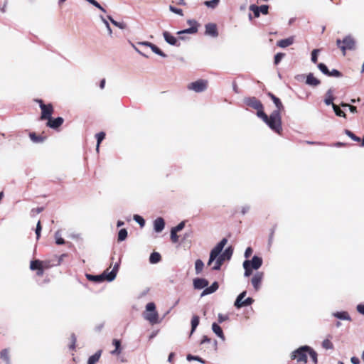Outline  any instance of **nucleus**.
<instances>
[{
  "mask_svg": "<svg viewBox=\"0 0 364 364\" xmlns=\"http://www.w3.org/2000/svg\"><path fill=\"white\" fill-rule=\"evenodd\" d=\"M102 350H99L94 355H91L89 359L87 364H96L100 359Z\"/></svg>",
  "mask_w": 364,
  "mask_h": 364,
  "instance_id": "nucleus-26",
  "label": "nucleus"
},
{
  "mask_svg": "<svg viewBox=\"0 0 364 364\" xmlns=\"http://www.w3.org/2000/svg\"><path fill=\"white\" fill-rule=\"evenodd\" d=\"M0 358L5 360L6 362H9V350L7 349H4L0 353Z\"/></svg>",
  "mask_w": 364,
  "mask_h": 364,
  "instance_id": "nucleus-45",
  "label": "nucleus"
},
{
  "mask_svg": "<svg viewBox=\"0 0 364 364\" xmlns=\"http://www.w3.org/2000/svg\"><path fill=\"white\" fill-rule=\"evenodd\" d=\"M268 10H269V6H267V5H262L260 6H259V13H262V14H264V15L267 14Z\"/></svg>",
  "mask_w": 364,
  "mask_h": 364,
  "instance_id": "nucleus-55",
  "label": "nucleus"
},
{
  "mask_svg": "<svg viewBox=\"0 0 364 364\" xmlns=\"http://www.w3.org/2000/svg\"><path fill=\"white\" fill-rule=\"evenodd\" d=\"M345 134L355 141L360 142L361 141L360 137L357 136L355 134H354L352 132H350L348 129L345 130Z\"/></svg>",
  "mask_w": 364,
  "mask_h": 364,
  "instance_id": "nucleus-40",
  "label": "nucleus"
},
{
  "mask_svg": "<svg viewBox=\"0 0 364 364\" xmlns=\"http://www.w3.org/2000/svg\"><path fill=\"white\" fill-rule=\"evenodd\" d=\"M250 10L254 13V16L255 18H258L259 16V6L252 4L250 6Z\"/></svg>",
  "mask_w": 364,
  "mask_h": 364,
  "instance_id": "nucleus-47",
  "label": "nucleus"
},
{
  "mask_svg": "<svg viewBox=\"0 0 364 364\" xmlns=\"http://www.w3.org/2000/svg\"><path fill=\"white\" fill-rule=\"evenodd\" d=\"M333 97L331 95H329L328 97H326L325 99V103L327 105H333Z\"/></svg>",
  "mask_w": 364,
  "mask_h": 364,
  "instance_id": "nucleus-61",
  "label": "nucleus"
},
{
  "mask_svg": "<svg viewBox=\"0 0 364 364\" xmlns=\"http://www.w3.org/2000/svg\"><path fill=\"white\" fill-rule=\"evenodd\" d=\"M294 38L293 36L289 37L285 39H282L277 43V46L280 48H286L293 44Z\"/></svg>",
  "mask_w": 364,
  "mask_h": 364,
  "instance_id": "nucleus-20",
  "label": "nucleus"
},
{
  "mask_svg": "<svg viewBox=\"0 0 364 364\" xmlns=\"http://www.w3.org/2000/svg\"><path fill=\"white\" fill-rule=\"evenodd\" d=\"M212 329L213 332L220 338L223 340H225V336L223 334V331L221 328V327L217 324L216 323H213L212 325Z\"/></svg>",
  "mask_w": 364,
  "mask_h": 364,
  "instance_id": "nucleus-25",
  "label": "nucleus"
},
{
  "mask_svg": "<svg viewBox=\"0 0 364 364\" xmlns=\"http://www.w3.org/2000/svg\"><path fill=\"white\" fill-rule=\"evenodd\" d=\"M345 134L355 141L360 142L361 141L360 137L357 136L355 134H354L352 132H350L348 129L345 130Z\"/></svg>",
  "mask_w": 364,
  "mask_h": 364,
  "instance_id": "nucleus-38",
  "label": "nucleus"
},
{
  "mask_svg": "<svg viewBox=\"0 0 364 364\" xmlns=\"http://www.w3.org/2000/svg\"><path fill=\"white\" fill-rule=\"evenodd\" d=\"M113 345L115 346V349L111 351L113 355H119L121 353V342L118 339H114L112 341Z\"/></svg>",
  "mask_w": 364,
  "mask_h": 364,
  "instance_id": "nucleus-27",
  "label": "nucleus"
},
{
  "mask_svg": "<svg viewBox=\"0 0 364 364\" xmlns=\"http://www.w3.org/2000/svg\"><path fill=\"white\" fill-rule=\"evenodd\" d=\"M219 287L218 283L214 282L210 287H207L203 290L202 295L210 294L215 292Z\"/></svg>",
  "mask_w": 364,
  "mask_h": 364,
  "instance_id": "nucleus-24",
  "label": "nucleus"
},
{
  "mask_svg": "<svg viewBox=\"0 0 364 364\" xmlns=\"http://www.w3.org/2000/svg\"><path fill=\"white\" fill-rule=\"evenodd\" d=\"M161 255L156 252H154L153 253H151L150 255V257H149V262L151 264L158 263L161 261Z\"/></svg>",
  "mask_w": 364,
  "mask_h": 364,
  "instance_id": "nucleus-28",
  "label": "nucleus"
},
{
  "mask_svg": "<svg viewBox=\"0 0 364 364\" xmlns=\"http://www.w3.org/2000/svg\"><path fill=\"white\" fill-rule=\"evenodd\" d=\"M76 341H77V339H76L75 336L74 334H72V336H71V344L70 346V349L75 350Z\"/></svg>",
  "mask_w": 364,
  "mask_h": 364,
  "instance_id": "nucleus-57",
  "label": "nucleus"
},
{
  "mask_svg": "<svg viewBox=\"0 0 364 364\" xmlns=\"http://www.w3.org/2000/svg\"><path fill=\"white\" fill-rule=\"evenodd\" d=\"M246 294V291H244L237 296L234 304L235 306L237 309H240L242 307L250 306L254 302V299L251 297H248L244 300V298L245 297Z\"/></svg>",
  "mask_w": 364,
  "mask_h": 364,
  "instance_id": "nucleus-10",
  "label": "nucleus"
},
{
  "mask_svg": "<svg viewBox=\"0 0 364 364\" xmlns=\"http://www.w3.org/2000/svg\"><path fill=\"white\" fill-rule=\"evenodd\" d=\"M336 45L342 50L343 55H346V50H353L355 47V42L350 36H346L341 41L340 39L336 41Z\"/></svg>",
  "mask_w": 364,
  "mask_h": 364,
  "instance_id": "nucleus-5",
  "label": "nucleus"
},
{
  "mask_svg": "<svg viewBox=\"0 0 364 364\" xmlns=\"http://www.w3.org/2000/svg\"><path fill=\"white\" fill-rule=\"evenodd\" d=\"M333 109L337 116L342 117L344 118L346 117V113L342 109H341V108L338 105L333 104Z\"/></svg>",
  "mask_w": 364,
  "mask_h": 364,
  "instance_id": "nucleus-33",
  "label": "nucleus"
},
{
  "mask_svg": "<svg viewBox=\"0 0 364 364\" xmlns=\"http://www.w3.org/2000/svg\"><path fill=\"white\" fill-rule=\"evenodd\" d=\"M127 237V231L126 229H121L118 232V242L124 241Z\"/></svg>",
  "mask_w": 364,
  "mask_h": 364,
  "instance_id": "nucleus-32",
  "label": "nucleus"
},
{
  "mask_svg": "<svg viewBox=\"0 0 364 364\" xmlns=\"http://www.w3.org/2000/svg\"><path fill=\"white\" fill-rule=\"evenodd\" d=\"M319 52L318 49L313 50L311 53V60L314 63H316L318 61V53Z\"/></svg>",
  "mask_w": 364,
  "mask_h": 364,
  "instance_id": "nucleus-49",
  "label": "nucleus"
},
{
  "mask_svg": "<svg viewBox=\"0 0 364 364\" xmlns=\"http://www.w3.org/2000/svg\"><path fill=\"white\" fill-rule=\"evenodd\" d=\"M328 76H333V77H341L342 75L341 73L338 70L333 69L331 71L328 72Z\"/></svg>",
  "mask_w": 364,
  "mask_h": 364,
  "instance_id": "nucleus-56",
  "label": "nucleus"
},
{
  "mask_svg": "<svg viewBox=\"0 0 364 364\" xmlns=\"http://www.w3.org/2000/svg\"><path fill=\"white\" fill-rule=\"evenodd\" d=\"M164 220L161 217L157 218L154 222V230L157 232H161L164 230Z\"/></svg>",
  "mask_w": 364,
  "mask_h": 364,
  "instance_id": "nucleus-19",
  "label": "nucleus"
},
{
  "mask_svg": "<svg viewBox=\"0 0 364 364\" xmlns=\"http://www.w3.org/2000/svg\"><path fill=\"white\" fill-rule=\"evenodd\" d=\"M233 250L231 247H228L223 253H220L218 257L216 262L213 267V270H219L225 260H229L232 255Z\"/></svg>",
  "mask_w": 364,
  "mask_h": 364,
  "instance_id": "nucleus-6",
  "label": "nucleus"
},
{
  "mask_svg": "<svg viewBox=\"0 0 364 364\" xmlns=\"http://www.w3.org/2000/svg\"><path fill=\"white\" fill-rule=\"evenodd\" d=\"M197 32V28L192 26L189 28L181 31L178 32V34H183V33H195Z\"/></svg>",
  "mask_w": 364,
  "mask_h": 364,
  "instance_id": "nucleus-46",
  "label": "nucleus"
},
{
  "mask_svg": "<svg viewBox=\"0 0 364 364\" xmlns=\"http://www.w3.org/2000/svg\"><path fill=\"white\" fill-rule=\"evenodd\" d=\"M41 114L40 117L41 120H48L52 117L54 112V108L52 104L49 103L46 105L41 106Z\"/></svg>",
  "mask_w": 364,
  "mask_h": 364,
  "instance_id": "nucleus-12",
  "label": "nucleus"
},
{
  "mask_svg": "<svg viewBox=\"0 0 364 364\" xmlns=\"http://www.w3.org/2000/svg\"><path fill=\"white\" fill-rule=\"evenodd\" d=\"M108 271L109 269H107L102 274L100 275H92L87 274L86 277L89 281L96 283L102 282L105 280L111 282L116 277V272L114 270L108 272Z\"/></svg>",
  "mask_w": 364,
  "mask_h": 364,
  "instance_id": "nucleus-4",
  "label": "nucleus"
},
{
  "mask_svg": "<svg viewBox=\"0 0 364 364\" xmlns=\"http://www.w3.org/2000/svg\"><path fill=\"white\" fill-rule=\"evenodd\" d=\"M208 285V282L205 279L196 278L193 280V286L195 289H202Z\"/></svg>",
  "mask_w": 364,
  "mask_h": 364,
  "instance_id": "nucleus-18",
  "label": "nucleus"
},
{
  "mask_svg": "<svg viewBox=\"0 0 364 364\" xmlns=\"http://www.w3.org/2000/svg\"><path fill=\"white\" fill-rule=\"evenodd\" d=\"M208 81L206 80L200 79L188 85V89L200 92L207 89Z\"/></svg>",
  "mask_w": 364,
  "mask_h": 364,
  "instance_id": "nucleus-11",
  "label": "nucleus"
},
{
  "mask_svg": "<svg viewBox=\"0 0 364 364\" xmlns=\"http://www.w3.org/2000/svg\"><path fill=\"white\" fill-rule=\"evenodd\" d=\"M322 347L326 350L333 349V344L329 338H326L322 342Z\"/></svg>",
  "mask_w": 364,
  "mask_h": 364,
  "instance_id": "nucleus-36",
  "label": "nucleus"
},
{
  "mask_svg": "<svg viewBox=\"0 0 364 364\" xmlns=\"http://www.w3.org/2000/svg\"><path fill=\"white\" fill-rule=\"evenodd\" d=\"M228 242L226 238H223L217 245L211 250L210 253V258L208 265H211L212 262L217 258V257L222 252L223 249Z\"/></svg>",
  "mask_w": 364,
  "mask_h": 364,
  "instance_id": "nucleus-8",
  "label": "nucleus"
},
{
  "mask_svg": "<svg viewBox=\"0 0 364 364\" xmlns=\"http://www.w3.org/2000/svg\"><path fill=\"white\" fill-rule=\"evenodd\" d=\"M284 56V53H277L274 56V64L275 65L279 64Z\"/></svg>",
  "mask_w": 364,
  "mask_h": 364,
  "instance_id": "nucleus-52",
  "label": "nucleus"
},
{
  "mask_svg": "<svg viewBox=\"0 0 364 364\" xmlns=\"http://www.w3.org/2000/svg\"><path fill=\"white\" fill-rule=\"evenodd\" d=\"M43 210L44 208L43 207H38L36 208L32 209L31 213L38 214L41 213Z\"/></svg>",
  "mask_w": 364,
  "mask_h": 364,
  "instance_id": "nucleus-63",
  "label": "nucleus"
},
{
  "mask_svg": "<svg viewBox=\"0 0 364 364\" xmlns=\"http://www.w3.org/2000/svg\"><path fill=\"white\" fill-rule=\"evenodd\" d=\"M308 355L310 356L314 364H317V353L308 346H301L294 350L291 355V358L296 360L297 363H306Z\"/></svg>",
  "mask_w": 364,
  "mask_h": 364,
  "instance_id": "nucleus-2",
  "label": "nucleus"
},
{
  "mask_svg": "<svg viewBox=\"0 0 364 364\" xmlns=\"http://www.w3.org/2000/svg\"><path fill=\"white\" fill-rule=\"evenodd\" d=\"M267 96L273 101L277 109L273 111L269 116L267 115V125L269 128L279 134H282V116L281 113L284 111V107L279 98L272 92H268Z\"/></svg>",
  "mask_w": 364,
  "mask_h": 364,
  "instance_id": "nucleus-1",
  "label": "nucleus"
},
{
  "mask_svg": "<svg viewBox=\"0 0 364 364\" xmlns=\"http://www.w3.org/2000/svg\"><path fill=\"white\" fill-rule=\"evenodd\" d=\"M108 19L112 22L113 25L121 28L125 29L127 28V24L124 22H117L114 21L110 16H108Z\"/></svg>",
  "mask_w": 364,
  "mask_h": 364,
  "instance_id": "nucleus-30",
  "label": "nucleus"
},
{
  "mask_svg": "<svg viewBox=\"0 0 364 364\" xmlns=\"http://www.w3.org/2000/svg\"><path fill=\"white\" fill-rule=\"evenodd\" d=\"M177 232L175 230H171V240L173 243H176L178 241V236L177 235Z\"/></svg>",
  "mask_w": 364,
  "mask_h": 364,
  "instance_id": "nucleus-51",
  "label": "nucleus"
},
{
  "mask_svg": "<svg viewBox=\"0 0 364 364\" xmlns=\"http://www.w3.org/2000/svg\"><path fill=\"white\" fill-rule=\"evenodd\" d=\"M244 102L246 105L256 109L257 111V115L267 124V114L264 112L263 105L258 99L250 97L245 98Z\"/></svg>",
  "mask_w": 364,
  "mask_h": 364,
  "instance_id": "nucleus-3",
  "label": "nucleus"
},
{
  "mask_svg": "<svg viewBox=\"0 0 364 364\" xmlns=\"http://www.w3.org/2000/svg\"><path fill=\"white\" fill-rule=\"evenodd\" d=\"M45 268H48V262L39 259H35L31 262L30 269L33 271L36 270V274L39 277L43 275Z\"/></svg>",
  "mask_w": 364,
  "mask_h": 364,
  "instance_id": "nucleus-9",
  "label": "nucleus"
},
{
  "mask_svg": "<svg viewBox=\"0 0 364 364\" xmlns=\"http://www.w3.org/2000/svg\"><path fill=\"white\" fill-rule=\"evenodd\" d=\"M205 33L213 37L218 36V33L216 24L210 23L205 25Z\"/></svg>",
  "mask_w": 364,
  "mask_h": 364,
  "instance_id": "nucleus-17",
  "label": "nucleus"
},
{
  "mask_svg": "<svg viewBox=\"0 0 364 364\" xmlns=\"http://www.w3.org/2000/svg\"><path fill=\"white\" fill-rule=\"evenodd\" d=\"M41 229H42V227H41V221H38L36 225V234L37 240H38L40 238Z\"/></svg>",
  "mask_w": 364,
  "mask_h": 364,
  "instance_id": "nucleus-54",
  "label": "nucleus"
},
{
  "mask_svg": "<svg viewBox=\"0 0 364 364\" xmlns=\"http://www.w3.org/2000/svg\"><path fill=\"white\" fill-rule=\"evenodd\" d=\"M318 68H319V70H320L323 73H324L325 75H328L329 70H328V69L327 66H326L325 64H323V63H319V64L318 65Z\"/></svg>",
  "mask_w": 364,
  "mask_h": 364,
  "instance_id": "nucleus-50",
  "label": "nucleus"
},
{
  "mask_svg": "<svg viewBox=\"0 0 364 364\" xmlns=\"http://www.w3.org/2000/svg\"><path fill=\"white\" fill-rule=\"evenodd\" d=\"M163 36L164 37V39L166 41L173 46H179V44H177V39L173 36H172L170 33L168 31H164L163 33Z\"/></svg>",
  "mask_w": 364,
  "mask_h": 364,
  "instance_id": "nucleus-21",
  "label": "nucleus"
},
{
  "mask_svg": "<svg viewBox=\"0 0 364 364\" xmlns=\"http://www.w3.org/2000/svg\"><path fill=\"white\" fill-rule=\"evenodd\" d=\"M31 140L34 143H43L47 138L46 136L42 134L37 135L35 132H31L29 134Z\"/></svg>",
  "mask_w": 364,
  "mask_h": 364,
  "instance_id": "nucleus-22",
  "label": "nucleus"
},
{
  "mask_svg": "<svg viewBox=\"0 0 364 364\" xmlns=\"http://www.w3.org/2000/svg\"><path fill=\"white\" fill-rule=\"evenodd\" d=\"M220 0L205 1L204 4L210 8L215 9L219 4Z\"/></svg>",
  "mask_w": 364,
  "mask_h": 364,
  "instance_id": "nucleus-42",
  "label": "nucleus"
},
{
  "mask_svg": "<svg viewBox=\"0 0 364 364\" xmlns=\"http://www.w3.org/2000/svg\"><path fill=\"white\" fill-rule=\"evenodd\" d=\"M63 122L64 119L61 117H58L57 118L50 117L49 119L47 120L46 126L51 129L57 130L63 124Z\"/></svg>",
  "mask_w": 364,
  "mask_h": 364,
  "instance_id": "nucleus-13",
  "label": "nucleus"
},
{
  "mask_svg": "<svg viewBox=\"0 0 364 364\" xmlns=\"http://www.w3.org/2000/svg\"><path fill=\"white\" fill-rule=\"evenodd\" d=\"M335 316L340 319L350 320L349 315L346 311L338 312L335 314Z\"/></svg>",
  "mask_w": 364,
  "mask_h": 364,
  "instance_id": "nucleus-44",
  "label": "nucleus"
},
{
  "mask_svg": "<svg viewBox=\"0 0 364 364\" xmlns=\"http://www.w3.org/2000/svg\"><path fill=\"white\" fill-rule=\"evenodd\" d=\"M345 134L355 141L360 142L361 141L360 137L357 136L355 134H354L352 132H350L348 129L345 130Z\"/></svg>",
  "mask_w": 364,
  "mask_h": 364,
  "instance_id": "nucleus-39",
  "label": "nucleus"
},
{
  "mask_svg": "<svg viewBox=\"0 0 364 364\" xmlns=\"http://www.w3.org/2000/svg\"><path fill=\"white\" fill-rule=\"evenodd\" d=\"M345 134L355 141L360 142L361 141L360 137L357 136L355 134H354L352 132H350L348 129L345 130Z\"/></svg>",
  "mask_w": 364,
  "mask_h": 364,
  "instance_id": "nucleus-37",
  "label": "nucleus"
},
{
  "mask_svg": "<svg viewBox=\"0 0 364 364\" xmlns=\"http://www.w3.org/2000/svg\"><path fill=\"white\" fill-rule=\"evenodd\" d=\"M357 310L360 314L364 315V304L358 305Z\"/></svg>",
  "mask_w": 364,
  "mask_h": 364,
  "instance_id": "nucleus-64",
  "label": "nucleus"
},
{
  "mask_svg": "<svg viewBox=\"0 0 364 364\" xmlns=\"http://www.w3.org/2000/svg\"><path fill=\"white\" fill-rule=\"evenodd\" d=\"M306 82L311 86H317L321 83L320 80L316 78L312 73L307 75Z\"/></svg>",
  "mask_w": 364,
  "mask_h": 364,
  "instance_id": "nucleus-23",
  "label": "nucleus"
},
{
  "mask_svg": "<svg viewBox=\"0 0 364 364\" xmlns=\"http://www.w3.org/2000/svg\"><path fill=\"white\" fill-rule=\"evenodd\" d=\"M146 309L148 311L144 316V318L149 321L151 324L158 323L159 314L156 311V306L154 303L149 302L146 306Z\"/></svg>",
  "mask_w": 364,
  "mask_h": 364,
  "instance_id": "nucleus-7",
  "label": "nucleus"
},
{
  "mask_svg": "<svg viewBox=\"0 0 364 364\" xmlns=\"http://www.w3.org/2000/svg\"><path fill=\"white\" fill-rule=\"evenodd\" d=\"M243 267L245 269V277L250 276L252 274V270L254 269L249 266V262H244Z\"/></svg>",
  "mask_w": 364,
  "mask_h": 364,
  "instance_id": "nucleus-34",
  "label": "nucleus"
},
{
  "mask_svg": "<svg viewBox=\"0 0 364 364\" xmlns=\"http://www.w3.org/2000/svg\"><path fill=\"white\" fill-rule=\"evenodd\" d=\"M105 137V133L103 132H99L96 134V138H97V151L99 149L100 143L102 142V140H104Z\"/></svg>",
  "mask_w": 364,
  "mask_h": 364,
  "instance_id": "nucleus-35",
  "label": "nucleus"
},
{
  "mask_svg": "<svg viewBox=\"0 0 364 364\" xmlns=\"http://www.w3.org/2000/svg\"><path fill=\"white\" fill-rule=\"evenodd\" d=\"M245 262H248L249 266L254 269H258L262 264V259L256 255L251 260H245Z\"/></svg>",
  "mask_w": 364,
  "mask_h": 364,
  "instance_id": "nucleus-16",
  "label": "nucleus"
},
{
  "mask_svg": "<svg viewBox=\"0 0 364 364\" xmlns=\"http://www.w3.org/2000/svg\"><path fill=\"white\" fill-rule=\"evenodd\" d=\"M186 359L188 360V361H191V360H196V361H198L201 363H205V361L202 359L200 357H198V356H196V355H193L191 354H188L186 357Z\"/></svg>",
  "mask_w": 364,
  "mask_h": 364,
  "instance_id": "nucleus-43",
  "label": "nucleus"
},
{
  "mask_svg": "<svg viewBox=\"0 0 364 364\" xmlns=\"http://www.w3.org/2000/svg\"><path fill=\"white\" fill-rule=\"evenodd\" d=\"M58 232L55 233V242L57 245H63L65 244V240L60 237L58 236Z\"/></svg>",
  "mask_w": 364,
  "mask_h": 364,
  "instance_id": "nucleus-60",
  "label": "nucleus"
},
{
  "mask_svg": "<svg viewBox=\"0 0 364 364\" xmlns=\"http://www.w3.org/2000/svg\"><path fill=\"white\" fill-rule=\"evenodd\" d=\"M204 267V263L201 259H197L195 263V268L196 274H200Z\"/></svg>",
  "mask_w": 364,
  "mask_h": 364,
  "instance_id": "nucleus-31",
  "label": "nucleus"
},
{
  "mask_svg": "<svg viewBox=\"0 0 364 364\" xmlns=\"http://www.w3.org/2000/svg\"><path fill=\"white\" fill-rule=\"evenodd\" d=\"M200 321V318L197 315H194L192 317L191 319V333H193V331L196 330V327L198 326Z\"/></svg>",
  "mask_w": 364,
  "mask_h": 364,
  "instance_id": "nucleus-29",
  "label": "nucleus"
},
{
  "mask_svg": "<svg viewBox=\"0 0 364 364\" xmlns=\"http://www.w3.org/2000/svg\"><path fill=\"white\" fill-rule=\"evenodd\" d=\"M264 277V273L262 272H256L251 279V283L255 289V291H258L260 288L262 281Z\"/></svg>",
  "mask_w": 364,
  "mask_h": 364,
  "instance_id": "nucleus-14",
  "label": "nucleus"
},
{
  "mask_svg": "<svg viewBox=\"0 0 364 364\" xmlns=\"http://www.w3.org/2000/svg\"><path fill=\"white\" fill-rule=\"evenodd\" d=\"M169 9H170V11H171L172 12H173V13H175L176 14L183 16V10L181 9H178L176 7H174V6L170 5L169 6Z\"/></svg>",
  "mask_w": 364,
  "mask_h": 364,
  "instance_id": "nucleus-53",
  "label": "nucleus"
},
{
  "mask_svg": "<svg viewBox=\"0 0 364 364\" xmlns=\"http://www.w3.org/2000/svg\"><path fill=\"white\" fill-rule=\"evenodd\" d=\"M275 226L272 227L270 230V233L269 236V244H271L273 241L274 232H275Z\"/></svg>",
  "mask_w": 364,
  "mask_h": 364,
  "instance_id": "nucleus-59",
  "label": "nucleus"
},
{
  "mask_svg": "<svg viewBox=\"0 0 364 364\" xmlns=\"http://www.w3.org/2000/svg\"><path fill=\"white\" fill-rule=\"evenodd\" d=\"M345 134L355 141L360 142L361 141L360 137L357 136L355 134H354L352 132H350L348 129L345 130Z\"/></svg>",
  "mask_w": 364,
  "mask_h": 364,
  "instance_id": "nucleus-41",
  "label": "nucleus"
},
{
  "mask_svg": "<svg viewBox=\"0 0 364 364\" xmlns=\"http://www.w3.org/2000/svg\"><path fill=\"white\" fill-rule=\"evenodd\" d=\"M184 226H185V223L181 222L178 225H177L176 227L173 228L172 230H175L176 232H179L183 229Z\"/></svg>",
  "mask_w": 364,
  "mask_h": 364,
  "instance_id": "nucleus-58",
  "label": "nucleus"
},
{
  "mask_svg": "<svg viewBox=\"0 0 364 364\" xmlns=\"http://www.w3.org/2000/svg\"><path fill=\"white\" fill-rule=\"evenodd\" d=\"M252 254V249L251 247H247L245 250V257L246 258H248L251 256V255Z\"/></svg>",
  "mask_w": 364,
  "mask_h": 364,
  "instance_id": "nucleus-62",
  "label": "nucleus"
},
{
  "mask_svg": "<svg viewBox=\"0 0 364 364\" xmlns=\"http://www.w3.org/2000/svg\"><path fill=\"white\" fill-rule=\"evenodd\" d=\"M139 44L149 47L154 53H155L156 54H157L161 57H164V58L166 57V55L159 48H158L155 44H154L151 42H148V41L139 42Z\"/></svg>",
  "mask_w": 364,
  "mask_h": 364,
  "instance_id": "nucleus-15",
  "label": "nucleus"
},
{
  "mask_svg": "<svg viewBox=\"0 0 364 364\" xmlns=\"http://www.w3.org/2000/svg\"><path fill=\"white\" fill-rule=\"evenodd\" d=\"M134 219L140 225L141 227H143L145 225V220L140 215H134Z\"/></svg>",
  "mask_w": 364,
  "mask_h": 364,
  "instance_id": "nucleus-48",
  "label": "nucleus"
}]
</instances>
